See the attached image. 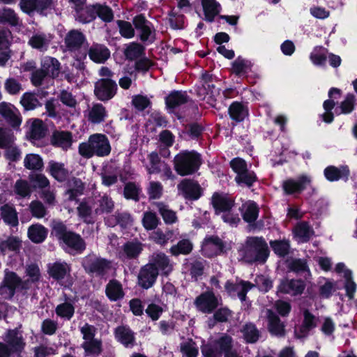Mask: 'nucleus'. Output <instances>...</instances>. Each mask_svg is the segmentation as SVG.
<instances>
[{"mask_svg": "<svg viewBox=\"0 0 357 357\" xmlns=\"http://www.w3.org/2000/svg\"><path fill=\"white\" fill-rule=\"evenodd\" d=\"M52 234H54L62 250L70 255H82L86 249V243L82 236L69 230L61 221L53 223Z\"/></svg>", "mask_w": 357, "mask_h": 357, "instance_id": "obj_1", "label": "nucleus"}, {"mask_svg": "<svg viewBox=\"0 0 357 357\" xmlns=\"http://www.w3.org/2000/svg\"><path fill=\"white\" fill-rule=\"evenodd\" d=\"M242 252L243 259L248 264H264L271 251L263 236H255L247 237Z\"/></svg>", "mask_w": 357, "mask_h": 357, "instance_id": "obj_2", "label": "nucleus"}, {"mask_svg": "<svg viewBox=\"0 0 357 357\" xmlns=\"http://www.w3.org/2000/svg\"><path fill=\"white\" fill-rule=\"evenodd\" d=\"M202 164V155L195 150H181L173 160L174 169L181 176L196 174Z\"/></svg>", "mask_w": 357, "mask_h": 357, "instance_id": "obj_3", "label": "nucleus"}, {"mask_svg": "<svg viewBox=\"0 0 357 357\" xmlns=\"http://www.w3.org/2000/svg\"><path fill=\"white\" fill-rule=\"evenodd\" d=\"M111 145L108 137L102 133L91 135L86 142L79 144V153L85 158H91L94 155L105 157L111 153Z\"/></svg>", "mask_w": 357, "mask_h": 357, "instance_id": "obj_4", "label": "nucleus"}, {"mask_svg": "<svg viewBox=\"0 0 357 357\" xmlns=\"http://www.w3.org/2000/svg\"><path fill=\"white\" fill-rule=\"evenodd\" d=\"M137 38L144 45H149L156 40V31L153 24L146 19L144 14L136 15L132 18Z\"/></svg>", "mask_w": 357, "mask_h": 357, "instance_id": "obj_5", "label": "nucleus"}, {"mask_svg": "<svg viewBox=\"0 0 357 357\" xmlns=\"http://www.w3.org/2000/svg\"><path fill=\"white\" fill-rule=\"evenodd\" d=\"M82 266L90 275L103 277L111 268V261L105 258L91 253L82 259Z\"/></svg>", "mask_w": 357, "mask_h": 357, "instance_id": "obj_6", "label": "nucleus"}, {"mask_svg": "<svg viewBox=\"0 0 357 357\" xmlns=\"http://www.w3.org/2000/svg\"><path fill=\"white\" fill-rule=\"evenodd\" d=\"M26 282H23L20 277L13 271L6 273L0 285V295L5 299L11 300L17 289H26Z\"/></svg>", "mask_w": 357, "mask_h": 357, "instance_id": "obj_7", "label": "nucleus"}, {"mask_svg": "<svg viewBox=\"0 0 357 357\" xmlns=\"http://www.w3.org/2000/svg\"><path fill=\"white\" fill-rule=\"evenodd\" d=\"M194 305L198 311L211 314L222 305V299L218 298L212 290H207L195 298Z\"/></svg>", "mask_w": 357, "mask_h": 357, "instance_id": "obj_8", "label": "nucleus"}, {"mask_svg": "<svg viewBox=\"0 0 357 357\" xmlns=\"http://www.w3.org/2000/svg\"><path fill=\"white\" fill-rule=\"evenodd\" d=\"M118 86L116 81L110 78H101L94 85V94L98 100L106 102L116 94Z\"/></svg>", "mask_w": 357, "mask_h": 357, "instance_id": "obj_9", "label": "nucleus"}, {"mask_svg": "<svg viewBox=\"0 0 357 357\" xmlns=\"http://www.w3.org/2000/svg\"><path fill=\"white\" fill-rule=\"evenodd\" d=\"M312 180L307 175L301 174L296 179L288 178L282 184L284 194L286 195H296L301 194L307 186L310 185Z\"/></svg>", "mask_w": 357, "mask_h": 357, "instance_id": "obj_10", "label": "nucleus"}, {"mask_svg": "<svg viewBox=\"0 0 357 357\" xmlns=\"http://www.w3.org/2000/svg\"><path fill=\"white\" fill-rule=\"evenodd\" d=\"M0 116L15 130H19L22 117L19 109L13 105L1 102L0 103Z\"/></svg>", "mask_w": 357, "mask_h": 357, "instance_id": "obj_11", "label": "nucleus"}, {"mask_svg": "<svg viewBox=\"0 0 357 357\" xmlns=\"http://www.w3.org/2000/svg\"><path fill=\"white\" fill-rule=\"evenodd\" d=\"M177 188L183 197L188 200H198L203 195L201 185L194 179L184 178L178 184Z\"/></svg>", "mask_w": 357, "mask_h": 357, "instance_id": "obj_12", "label": "nucleus"}, {"mask_svg": "<svg viewBox=\"0 0 357 357\" xmlns=\"http://www.w3.org/2000/svg\"><path fill=\"white\" fill-rule=\"evenodd\" d=\"M211 204L214 209L215 214L218 215L222 213L230 212L235 205V200L228 194L215 192L211 198Z\"/></svg>", "mask_w": 357, "mask_h": 357, "instance_id": "obj_13", "label": "nucleus"}, {"mask_svg": "<svg viewBox=\"0 0 357 357\" xmlns=\"http://www.w3.org/2000/svg\"><path fill=\"white\" fill-rule=\"evenodd\" d=\"M305 289V283L302 279H289L284 278L280 280L278 291L284 294L296 296L301 295Z\"/></svg>", "mask_w": 357, "mask_h": 357, "instance_id": "obj_14", "label": "nucleus"}, {"mask_svg": "<svg viewBox=\"0 0 357 357\" xmlns=\"http://www.w3.org/2000/svg\"><path fill=\"white\" fill-rule=\"evenodd\" d=\"M155 271L161 272V275L167 277L173 271V266L170 263V259L164 252L153 253L149 262L147 263Z\"/></svg>", "mask_w": 357, "mask_h": 357, "instance_id": "obj_15", "label": "nucleus"}, {"mask_svg": "<svg viewBox=\"0 0 357 357\" xmlns=\"http://www.w3.org/2000/svg\"><path fill=\"white\" fill-rule=\"evenodd\" d=\"M202 249L210 251L208 257L218 256L227 252L226 242L217 235H207L203 240Z\"/></svg>", "mask_w": 357, "mask_h": 357, "instance_id": "obj_16", "label": "nucleus"}, {"mask_svg": "<svg viewBox=\"0 0 357 357\" xmlns=\"http://www.w3.org/2000/svg\"><path fill=\"white\" fill-rule=\"evenodd\" d=\"M158 276V271L146 264L139 269L137 284L144 289H149L155 284Z\"/></svg>", "mask_w": 357, "mask_h": 357, "instance_id": "obj_17", "label": "nucleus"}, {"mask_svg": "<svg viewBox=\"0 0 357 357\" xmlns=\"http://www.w3.org/2000/svg\"><path fill=\"white\" fill-rule=\"evenodd\" d=\"M5 344L8 345L10 351L13 354L21 353L25 347L23 337L18 328L8 329L4 337Z\"/></svg>", "mask_w": 357, "mask_h": 357, "instance_id": "obj_18", "label": "nucleus"}, {"mask_svg": "<svg viewBox=\"0 0 357 357\" xmlns=\"http://www.w3.org/2000/svg\"><path fill=\"white\" fill-rule=\"evenodd\" d=\"M190 97L185 91L173 90L165 98L166 108L173 112L177 107L186 104Z\"/></svg>", "mask_w": 357, "mask_h": 357, "instance_id": "obj_19", "label": "nucleus"}, {"mask_svg": "<svg viewBox=\"0 0 357 357\" xmlns=\"http://www.w3.org/2000/svg\"><path fill=\"white\" fill-rule=\"evenodd\" d=\"M46 172L56 181L59 183L66 182L69 177V170L66 168L64 163L50 160Z\"/></svg>", "mask_w": 357, "mask_h": 357, "instance_id": "obj_20", "label": "nucleus"}, {"mask_svg": "<svg viewBox=\"0 0 357 357\" xmlns=\"http://www.w3.org/2000/svg\"><path fill=\"white\" fill-rule=\"evenodd\" d=\"M253 63L251 61L238 56L232 63L231 72L241 78H248V73L252 72Z\"/></svg>", "mask_w": 357, "mask_h": 357, "instance_id": "obj_21", "label": "nucleus"}, {"mask_svg": "<svg viewBox=\"0 0 357 357\" xmlns=\"http://www.w3.org/2000/svg\"><path fill=\"white\" fill-rule=\"evenodd\" d=\"M267 321L268 332L278 337L285 335V325L282 323L279 316L272 310H267Z\"/></svg>", "mask_w": 357, "mask_h": 357, "instance_id": "obj_22", "label": "nucleus"}, {"mask_svg": "<svg viewBox=\"0 0 357 357\" xmlns=\"http://www.w3.org/2000/svg\"><path fill=\"white\" fill-rule=\"evenodd\" d=\"M47 273L53 280L60 282L70 272V267L66 262L55 261L47 264Z\"/></svg>", "mask_w": 357, "mask_h": 357, "instance_id": "obj_23", "label": "nucleus"}, {"mask_svg": "<svg viewBox=\"0 0 357 357\" xmlns=\"http://www.w3.org/2000/svg\"><path fill=\"white\" fill-rule=\"evenodd\" d=\"M47 131V129L43 121L39 119H34L26 136L28 140L33 143L43 139L46 136Z\"/></svg>", "mask_w": 357, "mask_h": 357, "instance_id": "obj_24", "label": "nucleus"}, {"mask_svg": "<svg viewBox=\"0 0 357 357\" xmlns=\"http://www.w3.org/2000/svg\"><path fill=\"white\" fill-rule=\"evenodd\" d=\"M86 40L84 34L79 30H70L66 36L64 43L70 51H75L81 48Z\"/></svg>", "mask_w": 357, "mask_h": 357, "instance_id": "obj_25", "label": "nucleus"}, {"mask_svg": "<svg viewBox=\"0 0 357 357\" xmlns=\"http://www.w3.org/2000/svg\"><path fill=\"white\" fill-rule=\"evenodd\" d=\"M324 174L326 178L334 182L342 179L347 181L349 179L350 171L348 166H342L340 169L335 166L330 165L325 168Z\"/></svg>", "mask_w": 357, "mask_h": 357, "instance_id": "obj_26", "label": "nucleus"}, {"mask_svg": "<svg viewBox=\"0 0 357 357\" xmlns=\"http://www.w3.org/2000/svg\"><path fill=\"white\" fill-rule=\"evenodd\" d=\"M116 340L126 347L135 344V337L134 332L128 326L121 325L114 330Z\"/></svg>", "mask_w": 357, "mask_h": 357, "instance_id": "obj_27", "label": "nucleus"}, {"mask_svg": "<svg viewBox=\"0 0 357 357\" xmlns=\"http://www.w3.org/2000/svg\"><path fill=\"white\" fill-rule=\"evenodd\" d=\"M294 237L298 238L301 243L308 242L314 234V231L307 221L298 222L292 229Z\"/></svg>", "mask_w": 357, "mask_h": 357, "instance_id": "obj_28", "label": "nucleus"}, {"mask_svg": "<svg viewBox=\"0 0 357 357\" xmlns=\"http://www.w3.org/2000/svg\"><path fill=\"white\" fill-rule=\"evenodd\" d=\"M51 144L54 147L67 150L73 143V135L69 131L55 130L51 136Z\"/></svg>", "mask_w": 357, "mask_h": 357, "instance_id": "obj_29", "label": "nucleus"}, {"mask_svg": "<svg viewBox=\"0 0 357 357\" xmlns=\"http://www.w3.org/2000/svg\"><path fill=\"white\" fill-rule=\"evenodd\" d=\"M75 20L82 24H88L96 19V6L88 5L74 7Z\"/></svg>", "mask_w": 357, "mask_h": 357, "instance_id": "obj_30", "label": "nucleus"}, {"mask_svg": "<svg viewBox=\"0 0 357 357\" xmlns=\"http://www.w3.org/2000/svg\"><path fill=\"white\" fill-rule=\"evenodd\" d=\"M88 54L91 61L104 63L110 56L109 50L104 45L93 44L89 50Z\"/></svg>", "mask_w": 357, "mask_h": 357, "instance_id": "obj_31", "label": "nucleus"}, {"mask_svg": "<svg viewBox=\"0 0 357 357\" xmlns=\"http://www.w3.org/2000/svg\"><path fill=\"white\" fill-rule=\"evenodd\" d=\"M220 89L217 88L213 82L202 84L200 86H197L196 91L197 96L200 99H205L206 96H208V102L211 105L216 101V97L220 94Z\"/></svg>", "mask_w": 357, "mask_h": 357, "instance_id": "obj_32", "label": "nucleus"}, {"mask_svg": "<svg viewBox=\"0 0 357 357\" xmlns=\"http://www.w3.org/2000/svg\"><path fill=\"white\" fill-rule=\"evenodd\" d=\"M48 229L40 223L30 225L27 231L29 239L33 243H43L47 237Z\"/></svg>", "mask_w": 357, "mask_h": 357, "instance_id": "obj_33", "label": "nucleus"}, {"mask_svg": "<svg viewBox=\"0 0 357 357\" xmlns=\"http://www.w3.org/2000/svg\"><path fill=\"white\" fill-rule=\"evenodd\" d=\"M41 68L47 73L48 77L56 79L60 73L61 63L56 58L47 56L41 61Z\"/></svg>", "mask_w": 357, "mask_h": 357, "instance_id": "obj_34", "label": "nucleus"}, {"mask_svg": "<svg viewBox=\"0 0 357 357\" xmlns=\"http://www.w3.org/2000/svg\"><path fill=\"white\" fill-rule=\"evenodd\" d=\"M227 334H223L219 338L203 344L201 351L204 357H222V351L220 347L222 339H226Z\"/></svg>", "mask_w": 357, "mask_h": 357, "instance_id": "obj_35", "label": "nucleus"}, {"mask_svg": "<svg viewBox=\"0 0 357 357\" xmlns=\"http://www.w3.org/2000/svg\"><path fill=\"white\" fill-rule=\"evenodd\" d=\"M228 113L231 120L236 123L244 121L248 116V109L242 102L234 101L228 108Z\"/></svg>", "mask_w": 357, "mask_h": 357, "instance_id": "obj_36", "label": "nucleus"}, {"mask_svg": "<svg viewBox=\"0 0 357 357\" xmlns=\"http://www.w3.org/2000/svg\"><path fill=\"white\" fill-rule=\"evenodd\" d=\"M105 294L111 301H117L125 296L121 283L116 279L110 280L107 284Z\"/></svg>", "mask_w": 357, "mask_h": 357, "instance_id": "obj_37", "label": "nucleus"}, {"mask_svg": "<svg viewBox=\"0 0 357 357\" xmlns=\"http://www.w3.org/2000/svg\"><path fill=\"white\" fill-rule=\"evenodd\" d=\"M0 25L17 27L20 26V20L13 9L4 7L0 9Z\"/></svg>", "mask_w": 357, "mask_h": 357, "instance_id": "obj_38", "label": "nucleus"}, {"mask_svg": "<svg viewBox=\"0 0 357 357\" xmlns=\"http://www.w3.org/2000/svg\"><path fill=\"white\" fill-rule=\"evenodd\" d=\"M145 45L141 42L130 43L123 51L126 59L128 61H135L145 55Z\"/></svg>", "mask_w": 357, "mask_h": 357, "instance_id": "obj_39", "label": "nucleus"}, {"mask_svg": "<svg viewBox=\"0 0 357 357\" xmlns=\"http://www.w3.org/2000/svg\"><path fill=\"white\" fill-rule=\"evenodd\" d=\"M204 20L213 22L220 13V4L216 0H202Z\"/></svg>", "mask_w": 357, "mask_h": 357, "instance_id": "obj_40", "label": "nucleus"}, {"mask_svg": "<svg viewBox=\"0 0 357 357\" xmlns=\"http://www.w3.org/2000/svg\"><path fill=\"white\" fill-rule=\"evenodd\" d=\"M269 245L274 254L280 258H284L290 253L291 243L287 238L271 240Z\"/></svg>", "mask_w": 357, "mask_h": 357, "instance_id": "obj_41", "label": "nucleus"}, {"mask_svg": "<svg viewBox=\"0 0 357 357\" xmlns=\"http://www.w3.org/2000/svg\"><path fill=\"white\" fill-rule=\"evenodd\" d=\"M247 344H255L260 337V332L252 322L245 323L240 330Z\"/></svg>", "mask_w": 357, "mask_h": 357, "instance_id": "obj_42", "label": "nucleus"}, {"mask_svg": "<svg viewBox=\"0 0 357 357\" xmlns=\"http://www.w3.org/2000/svg\"><path fill=\"white\" fill-rule=\"evenodd\" d=\"M303 314V320L299 328L301 335L297 336L298 338L307 336L311 330L317 327L316 317L309 310H304Z\"/></svg>", "mask_w": 357, "mask_h": 357, "instance_id": "obj_43", "label": "nucleus"}, {"mask_svg": "<svg viewBox=\"0 0 357 357\" xmlns=\"http://www.w3.org/2000/svg\"><path fill=\"white\" fill-rule=\"evenodd\" d=\"M0 211L1 218L6 224L12 227L18 225V215L13 206L5 204L0 207Z\"/></svg>", "mask_w": 357, "mask_h": 357, "instance_id": "obj_44", "label": "nucleus"}, {"mask_svg": "<svg viewBox=\"0 0 357 357\" xmlns=\"http://www.w3.org/2000/svg\"><path fill=\"white\" fill-rule=\"evenodd\" d=\"M243 206L244 205L239 208L243 220L248 224L254 223L257 220L259 214L258 204L255 201H249L244 211H243Z\"/></svg>", "mask_w": 357, "mask_h": 357, "instance_id": "obj_45", "label": "nucleus"}, {"mask_svg": "<svg viewBox=\"0 0 357 357\" xmlns=\"http://www.w3.org/2000/svg\"><path fill=\"white\" fill-rule=\"evenodd\" d=\"M142 192L141 185L133 181H128L123 188V197L128 200L139 202Z\"/></svg>", "mask_w": 357, "mask_h": 357, "instance_id": "obj_46", "label": "nucleus"}, {"mask_svg": "<svg viewBox=\"0 0 357 357\" xmlns=\"http://www.w3.org/2000/svg\"><path fill=\"white\" fill-rule=\"evenodd\" d=\"M22 241L17 236H10L6 240L0 241V255H5L7 250L19 252Z\"/></svg>", "mask_w": 357, "mask_h": 357, "instance_id": "obj_47", "label": "nucleus"}, {"mask_svg": "<svg viewBox=\"0 0 357 357\" xmlns=\"http://www.w3.org/2000/svg\"><path fill=\"white\" fill-rule=\"evenodd\" d=\"M68 184L70 186L72 185V188L68 189L66 192L69 196V200H76L77 197L84 193V184L80 178L73 177L71 181L68 182Z\"/></svg>", "mask_w": 357, "mask_h": 357, "instance_id": "obj_48", "label": "nucleus"}, {"mask_svg": "<svg viewBox=\"0 0 357 357\" xmlns=\"http://www.w3.org/2000/svg\"><path fill=\"white\" fill-rule=\"evenodd\" d=\"M206 264V261L201 257L195 259L189 264V272L192 279L197 281L204 275Z\"/></svg>", "mask_w": 357, "mask_h": 357, "instance_id": "obj_49", "label": "nucleus"}, {"mask_svg": "<svg viewBox=\"0 0 357 357\" xmlns=\"http://www.w3.org/2000/svg\"><path fill=\"white\" fill-rule=\"evenodd\" d=\"M193 249L192 243L188 238L180 240L177 244L170 248V252L173 256L177 257L180 255H189Z\"/></svg>", "mask_w": 357, "mask_h": 357, "instance_id": "obj_50", "label": "nucleus"}, {"mask_svg": "<svg viewBox=\"0 0 357 357\" xmlns=\"http://www.w3.org/2000/svg\"><path fill=\"white\" fill-rule=\"evenodd\" d=\"M123 250L128 259H137L143 250L139 241H127L123 246Z\"/></svg>", "mask_w": 357, "mask_h": 357, "instance_id": "obj_51", "label": "nucleus"}, {"mask_svg": "<svg viewBox=\"0 0 357 357\" xmlns=\"http://www.w3.org/2000/svg\"><path fill=\"white\" fill-rule=\"evenodd\" d=\"M107 116L105 107L100 103L93 105L89 114V121L92 123H100Z\"/></svg>", "mask_w": 357, "mask_h": 357, "instance_id": "obj_52", "label": "nucleus"}, {"mask_svg": "<svg viewBox=\"0 0 357 357\" xmlns=\"http://www.w3.org/2000/svg\"><path fill=\"white\" fill-rule=\"evenodd\" d=\"M234 181L240 186L251 188L258 181L257 174L254 171L247 170L238 176H236Z\"/></svg>", "mask_w": 357, "mask_h": 357, "instance_id": "obj_53", "label": "nucleus"}, {"mask_svg": "<svg viewBox=\"0 0 357 357\" xmlns=\"http://www.w3.org/2000/svg\"><path fill=\"white\" fill-rule=\"evenodd\" d=\"M20 104L24 111L33 110L38 107H41L42 104L35 96V94L31 92H25L21 97Z\"/></svg>", "mask_w": 357, "mask_h": 357, "instance_id": "obj_54", "label": "nucleus"}, {"mask_svg": "<svg viewBox=\"0 0 357 357\" xmlns=\"http://www.w3.org/2000/svg\"><path fill=\"white\" fill-rule=\"evenodd\" d=\"M233 338L229 335H227L226 339H222L220 341V347L224 357H242L237 350L233 348Z\"/></svg>", "mask_w": 357, "mask_h": 357, "instance_id": "obj_55", "label": "nucleus"}, {"mask_svg": "<svg viewBox=\"0 0 357 357\" xmlns=\"http://www.w3.org/2000/svg\"><path fill=\"white\" fill-rule=\"evenodd\" d=\"M55 312L58 317L70 320L75 314V307L73 303L66 301L56 307Z\"/></svg>", "mask_w": 357, "mask_h": 357, "instance_id": "obj_56", "label": "nucleus"}, {"mask_svg": "<svg viewBox=\"0 0 357 357\" xmlns=\"http://www.w3.org/2000/svg\"><path fill=\"white\" fill-rule=\"evenodd\" d=\"M15 140L16 137L11 129L0 127V149L9 148L15 144Z\"/></svg>", "mask_w": 357, "mask_h": 357, "instance_id": "obj_57", "label": "nucleus"}, {"mask_svg": "<svg viewBox=\"0 0 357 357\" xmlns=\"http://www.w3.org/2000/svg\"><path fill=\"white\" fill-rule=\"evenodd\" d=\"M204 130V126L198 122L190 123L185 126V133L193 140L200 138Z\"/></svg>", "mask_w": 357, "mask_h": 357, "instance_id": "obj_58", "label": "nucleus"}, {"mask_svg": "<svg viewBox=\"0 0 357 357\" xmlns=\"http://www.w3.org/2000/svg\"><path fill=\"white\" fill-rule=\"evenodd\" d=\"M142 223L147 231L155 229L160 223V219L156 213L152 211H145L143 213Z\"/></svg>", "mask_w": 357, "mask_h": 357, "instance_id": "obj_59", "label": "nucleus"}, {"mask_svg": "<svg viewBox=\"0 0 357 357\" xmlns=\"http://www.w3.org/2000/svg\"><path fill=\"white\" fill-rule=\"evenodd\" d=\"M116 24L119 28V33L123 38L130 39L135 36V29L132 22L118 20Z\"/></svg>", "mask_w": 357, "mask_h": 357, "instance_id": "obj_60", "label": "nucleus"}, {"mask_svg": "<svg viewBox=\"0 0 357 357\" xmlns=\"http://www.w3.org/2000/svg\"><path fill=\"white\" fill-rule=\"evenodd\" d=\"M81 346L86 355H99L102 351V342L97 339L84 341Z\"/></svg>", "mask_w": 357, "mask_h": 357, "instance_id": "obj_61", "label": "nucleus"}, {"mask_svg": "<svg viewBox=\"0 0 357 357\" xmlns=\"http://www.w3.org/2000/svg\"><path fill=\"white\" fill-rule=\"evenodd\" d=\"M24 167L31 170H40L43 167L42 158L34 153L27 154L24 160Z\"/></svg>", "mask_w": 357, "mask_h": 357, "instance_id": "obj_62", "label": "nucleus"}, {"mask_svg": "<svg viewBox=\"0 0 357 357\" xmlns=\"http://www.w3.org/2000/svg\"><path fill=\"white\" fill-rule=\"evenodd\" d=\"M287 268L289 271L297 274L307 272L310 275V271L305 259H293L288 263Z\"/></svg>", "mask_w": 357, "mask_h": 357, "instance_id": "obj_63", "label": "nucleus"}, {"mask_svg": "<svg viewBox=\"0 0 357 357\" xmlns=\"http://www.w3.org/2000/svg\"><path fill=\"white\" fill-rule=\"evenodd\" d=\"M96 17L98 16L105 22H110L114 20L112 9L107 5L96 3Z\"/></svg>", "mask_w": 357, "mask_h": 357, "instance_id": "obj_64", "label": "nucleus"}]
</instances>
